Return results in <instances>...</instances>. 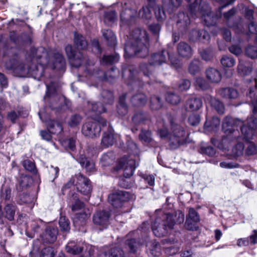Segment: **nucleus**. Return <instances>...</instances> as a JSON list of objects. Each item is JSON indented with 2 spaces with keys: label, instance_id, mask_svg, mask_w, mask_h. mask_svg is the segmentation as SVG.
<instances>
[{
  "label": "nucleus",
  "instance_id": "obj_41",
  "mask_svg": "<svg viewBox=\"0 0 257 257\" xmlns=\"http://www.w3.org/2000/svg\"><path fill=\"white\" fill-rule=\"evenodd\" d=\"M150 106L152 109L157 110L162 106V103L160 97L153 96L150 99Z\"/></svg>",
  "mask_w": 257,
  "mask_h": 257
},
{
  "label": "nucleus",
  "instance_id": "obj_36",
  "mask_svg": "<svg viewBox=\"0 0 257 257\" xmlns=\"http://www.w3.org/2000/svg\"><path fill=\"white\" fill-rule=\"evenodd\" d=\"M35 197L27 194H22L19 196V202L20 204H29L31 207L34 205Z\"/></svg>",
  "mask_w": 257,
  "mask_h": 257
},
{
  "label": "nucleus",
  "instance_id": "obj_46",
  "mask_svg": "<svg viewBox=\"0 0 257 257\" xmlns=\"http://www.w3.org/2000/svg\"><path fill=\"white\" fill-rule=\"evenodd\" d=\"M166 100L172 104H177L180 101V97L173 93H168L166 95Z\"/></svg>",
  "mask_w": 257,
  "mask_h": 257
},
{
  "label": "nucleus",
  "instance_id": "obj_52",
  "mask_svg": "<svg viewBox=\"0 0 257 257\" xmlns=\"http://www.w3.org/2000/svg\"><path fill=\"white\" fill-rule=\"evenodd\" d=\"M54 249L51 247H47L41 250L40 257H54Z\"/></svg>",
  "mask_w": 257,
  "mask_h": 257
},
{
  "label": "nucleus",
  "instance_id": "obj_60",
  "mask_svg": "<svg viewBox=\"0 0 257 257\" xmlns=\"http://www.w3.org/2000/svg\"><path fill=\"white\" fill-rule=\"evenodd\" d=\"M211 104L212 106L219 113H223L224 110V107L223 104L217 99L212 100Z\"/></svg>",
  "mask_w": 257,
  "mask_h": 257
},
{
  "label": "nucleus",
  "instance_id": "obj_13",
  "mask_svg": "<svg viewBox=\"0 0 257 257\" xmlns=\"http://www.w3.org/2000/svg\"><path fill=\"white\" fill-rule=\"evenodd\" d=\"M66 54L69 60L70 64L74 67H79L84 60L81 53L75 54L71 45H67L65 47Z\"/></svg>",
  "mask_w": 257,
  "mask_h": 257
},
{
  "label": "nucleus",
  "instance_id": "obj_31",
  "mask_svg": "<svg viewBox=\"0 0 257 257\" xmlns=\"http://www.w3.org/2000/svg\"><path fill=\"white\" fill-rule=\"evenodd\" d=\"M254 81L255 86L257 87V78L254 79ZM255 90L256 88L251 89L247 96L250 98L253 113L257 114V96H255Z\"/></svg>",
  "mask_w": 257,
  "mask_h": 257
},
{
  "label": "nucleus",
  "instance_id": "obj_30",
  "mask_svg": "<svg viewBox=\"0 0 257 257\" xmlns=\"http://www.w3.org/2000/svg\"><path fill=\"white\" fill-rule=\"evenodd\" d=\"M114 160L113 153L109 152L104 154L101 157L100 162L102 166L106 167L111 164Z\"/></svg>",
  "mask_w": 257,
  "mask_h": 257
},
{
  "label": "nucleus",
  "instance_id": "obj_55",
  "mask_svg": "<svg viewBox=\"0 0 257 257\" xmlns=\"http://www.w3.org/2000/svg\"><path fill=\"white\" fill-rule=\"evenodd\" d=\"M11 197V190L8 187L3 186L1 192V198L5 200H10Z\"/></svg>",
  "mask_w": 257,
  "mask_h": 257
},
{
  "label": "nucleus",
  "instance_id": "obj_1",
  "mask_svg": "<svg viewBox=\"0 0 257 257\" xmlns=\"http://www.w3.org/2000/svg\"><path fill=\"white\" fill-rule=\"evenodd\" d=\"M26 59L28 62H32V64L27 67L20 60L19 57L16 56L6 62V68L13 70L20 76L29 75L38 80H40L43 75L45 66L62 71H64L65 68V61L61 54L52 51H47L43 47L37 49L31 48Z\"/></svg>",
  "mask_w": 257,
  "mask_h": 257
},
{
  "label": "nucleus",
  "instance_id": "obj_43",
  "mask_svg": "<svg viewBox=\"0 0 257 257\" xmlns=\"http://www.w3.org/2000/svg\"><path fill=\"white\" fill-rule=\"evenodd\" d=\"M232 155L234 156H240L244 153V146L241 143L238 142L232 148Z\"/></svg>",
  "mask_w": 257,
  "mask_h": 257
},
{
  "label": "nucleus",
  "instance_id": "obj_33",
  "mask_svg": "<svg viewBox=\"0 0 257 257\" xmlns=\"http://www.w3.org/2000/svg\"><path fill=\"white\" fill-rule=\"evenodd\" d=\"M133 104L135 106H141L147 102V98L143 93H138L133 96L131 99Z\"/></svg>",
  "mask_w": 257,
  "mask_h": 257
},
{
  "label": "nucleus",
  "instance_id": "obj_5",
  "mask_svg": "<svg viewBox=\"0 0 257 257\" xmlns=\"http://www.w3.org/2000/svg\"><path fill=\"white\" fill-rule=\"evenodd\" d=\"M173 215L169 213H164L157 217L152 225V229L154 235L157 237H162L168 234L175 225Z\"/></svg>",
  "mask_w": 257,
  "mask_h": 257
},
{
  "label": "nucleus",
  "instance_id": "obj_15",
  "mask_svg": "<svg viewBox=\"0 0 257 257\" xmlns=\"http://www.w3.org/2000/svg\"><path fill=\"white\" fill-rule=\"evenodd\" d=\"M75 185L78 191L85 195H89L91 191L90 180L81 174L76 175V183Z\"/></svg>",
  "mask_w": 257,
  "mask_h": 257
},
{
  "label": "nucleus",
  "instance_id": "obj_2",
  "mask_svg": "<svg viewBox=\"0 0 257 257\" xmlns=\"http://www.w3.org/2000/svg\"><path fill=\"white\" fill-rule=\"evenodd\" d=\"M243 122L239 119L233 120L231 117H226L223 122L222 128L224 133L226 135L227 139L229 140L239 139L240 136H238V132L233 127L235 125H242ZM257 126V120L254 116H252L248 118L246 124H243L241 127V136L240 137L246 142L253 139L254 136L255 128Z\"/></svg>",
  "mask_w": 257,
  "mask_h": 257
},
{
  "label": "nucleus",
  "instance_id": "obj_3",
  "mask_svg": "<svg viewBox=\"0 0 257 257\" xmlns=\"http://www.w3.org/2000/svg\"><path fill=\"white\" fill-rule=\"evenodd\" d=\"M148 46L149 37L146 31L137 28L130 36V42L125 44L124 56L128 58L137 55L145 57L149 53Z\"/></svg>",
  "mask_w": 257,
  "mask_h": 257
},
{
  "label": "nucleus",
  "instance_id": "obj_16",
  "mask_svg": "<svg viewBox=\"0 0 257 257\" xmlns=\"http://www.w3.org/2000/svg\"><path fill=\"white\" fill-rule=\"evenodd\" d=\"M138 16L137 12L134 9H125L120 13V27L129 26L134 24Z\"/></svg>",
  "mask_w": 257,
  "mask_h": 257
},
{
  "label": "nucleus",
  "instance_id": "obj_32",
  "mask_svg": "<svg viewBox=\"0 0 257 257\" xmlns=\"http://www.w3.org/2000/svg\"><path fill=\"white\" fill-rule=\"evenodd\" d=\"M126 95L125 94L120 96L118 104L117 106V112L120 115H124L127 112V107L125 103Z\"/></svg>",
  "mask_w": 257,
  "mask_h": 257
},
{
  "label": "nucleus",
  "instance_id": "obj_59",
  "mask_svg": "<svg viewBox=\"0 0 257 257\" xmlns=\"http://www.w3.org/2000/svg\"><path fill=\"white\" fill-rule=\"evenodd\" d=\"M31 178L28 176H22L19 180V190L23 189L28 186ZM19 189L18 187L17 188Z\"/></svg>",
  "mask_w": 257,
  "mask_h": 257
},
{
  "label": "nucleus",
  "instance_id": "obj_39",
  "mask_svg": "<svg viewBox=\"0 0 257 257\" xmlns=\"http://www.w3.org/2000/svg\"><path fill=\"white\" fill-rule=\"evenodd\" d=\"M237 69L238 73L243 76L248 75L251 71V68L249 66H245L241 61H239Z\"/></svg>",
  "mask_w": 257,
  "mask_h": 257
},
{
  "label": "nucleus",
  "instance_id": "obj_57",
  "mask_svg": "<svg viewBox=\"0 0 257 257\" xmlns=\"http://www.w3.org/2000/svg\"><path fill=\"white\" fill-rule=\"evenodd\" d=\"M23 166L27 170L35 173L36 172V166L35 163L29 160H26L23 162Z\"/></svg>",
  "mask_w": 257,
  "mask_h": 257
},
{
  "label": "nucleus",
  "instance_id": "obj_35",
  "mask_svg": "<svg viewBox=\"0 0 257 257\" xmlns=\"http://www.w3.org/2000/svg\"><path fill=\"white\" fill-rule=\"evenodd\" d=\"M244 154L247 156H254L257 154V145L249 141L244 146Z\"/></svg>",
  "mask_w": 257,
  "mask_h": 257
},
{
  "label": "nucleus",
  "instance_id": "obj_4",
  "mask_svg": "<svg viewBox=\"0 0 257 257\" xmlns=\"http://www.w3.org/2000/svg\"><path fill=\"white\" fill-rule=\"evenodd\" d=\"M47 91L44 98L46 103L49 104L52 109H65L70 106V102L64 96L58 94V84L54 81L45 80Z\"/></svg>",
  "mask_w": 257,
  "mask_h": 257
},
{
  "label": "nucleus",
  "instance_id": "obj_53",
  "mask_svg": "<svg viewBox=\"0 0 257 257\" xmlns=\"http://www.w3.org/2000/svg\"><path fill=\"white\" fill-rule=\"evenodd\" d=\"M182 0H163L164 7L170 8L177 7L180 5Z\"/></svg>",
  "mask_w": 257,
  "mask_h": 257
},
{
  "label": "nucleus",
  "instance_id": "obj_20",
  "mask_svg": "<svg viewBox=\"0 0 257 257\" xmlns=\"http://www.w3.org/2000/svg\"><path fill=\"white\" fill-rule=\"evenodd\" d=\"M111 127L109 126L107 132H104L101 140V144L105 148L112 146L115 142V138Z\"/></svg>",
  "mask_w": 257,
  "mask_h": 257
},
{
  "label": "nucleus",
  "instance_id": "obj_22",
  "mask_svg": "<svg viewBox=\"0 0 257 257\" xmlns=\"http://www.w3.org/2000/svg\"><path fill=\"white\" fill-rule=\"evenodd\" d=\"M253 12L252 10L246 9L245 10V17L250 22L248 25V31L251 34H256L255 40L257 41V24H255L253 21Z\"/></svg>",
  "mask_w": 257,
  "mask_h": 257
},
{
  "label": "nucleus",
  "instance_id": "obj_58",
  "mask_svg": "<svg viewBox=\"0 0 257 257\" xmlns=\"http://www.w3.org/2000/svg\"><path fill=\"white\" fill-rule=\"evenodd\" d=\"M139 138L144 142L150 143L152 141L151 133L149 131H142Z\"/></svg>",
  "mask_w": 257,
  "mask_h": 257
},
{
  "label": "nucleus",
  "instance_id": "obj_17",
  "mask_svg": "<svg viewBox=\"0 0 257 257\" xmlns=\"http://www.w3.org/2000/svg\"><path fill=\"white\" fill-rule=\"evenodd\" d=\"M109 217L110 214L108 212L98 211L94 215L93 221L94 224L106 227L108 224Z\"/></svg>",
  "mask_w": 257,
  "mask_h": 257
},
{
  "label": "nucleus",
  "instance_id": "obj_26",
  "mask_svg": "<svg viewBox=\"0 0 257 257\" xmlns=\"http://www.w3.org/2000/svg\"><path fill=\"white\" fill-rule=\"evenodd\" d=\"M218 93L220 96L225 98L235 99L238 95L237 90L231 88H222L219 90Z\"/></svg>",
  "mask_w": 257,
  "mask_h": 257
},
{
  "label": "nucleus",
  "instance_id": "obj_63",
  "mask_svg": "<svg viewBox=\"0 0 257 257\" xmlns=\"http://www.w3.org/2000/svg\"><path fill=\"white\" fill-rule=\"evenodd\" d=\"M184 109L185 110V114L188 116H190L193 112V102L192 100L189 99L188 100L184 106Z\"/></svg>",
  "mask_w": 257,
  "mask_h": 257
},
{
  "label": "nucleus",
  "instance_id": "obj_61",
  "mask_svg": "<svg viewBox=\"0 0 257 257\" xmlns=\"http://www.w3.org/2000/svg\"><path fill=\"white\" fill-rule=\"evenodd\" d=\"M103 101L107 103H111L113 101V96L111 92L104 90L102 93Z\"/></svg>",
  "mask_w": 257,
  "mask_h": 257
},
{
  "label": "nucleus",
  "instance_id": "obj_24",
  "mask_svg": "<svg viewBox=\"0 0 257 257\" xmlns=\"http://www.w3.org/2000/svg\"><path fill=\"white\" fill-rule=\"evenodd\" d=\"M89 107L91 109V111L89 112L90 114L88 115L94 119H96L98 114L105 111V107L100 103H92L89 106Z\"/></svg>",
  "mask_w": 257,
  "mask_h": 257
},
{
  "label": "nucleus",
  "instance_id": "obj_50",
  "mask_svg": "<svg viewBox=\"0 0 257 257\" xmlns=\"http://www.w3.org/2000/svg\"><path fill=\"white\" fill-rule=\"evenodd\" d=\"M235 31L236 33L241 34L247 32L245 30L244 28L243 24L242 22L241 19H239V21L238 23L234 24L232 26H231Z\"/></svg>",
  "mask_w": 257,
  "mask_h": 257
},
{
  "label": "nucleus",
  "instance_id": "obj_21",
  "mask_svg": "<svg viewBox=\"0 0 257 257\" xmlns=\"http://www.w3.org/2000/svg\"><path fill=\"white\" fill-rule=\"evenodd\" d=\"M207 79L212 83H217L221 79V74L220 71L214 68H209L206 71Z\"/></svg>",
  "mask_w": 257,
  "mask_h": 257
},
{
  "label": "nucleus",
  "instance_id": "obj_14",
  "mask_svg": "<svg viewBox=\"0 0 257 257\" xmlns=\"http://www.w3.org/2000/svg\"><path fill=\"white\" fill-rule=\"evenodd\" d=\"M100 126L96 122L89 121L86 122L82 127V134L89 138H93L99 136Z\"/></svg>",
  "mask_w": 257,
  "mask_h": 257
},
{
  "label": "nucleus",
  "instance_id": "obj_64",
  "mask_svg": "<svg viewBox=\"0 0 257 257\" xmlns=\"http://www.w3.org/2000/svg\"><path fill=\"white\" fill-rule=\"evenodd\" d=\"M142 178L150 186H154L155 184V177L154 175L144 174L142 176Z\"/></svg>",
  "mask_w": 257,
  "mask_h": 257
},
{
  "label": "nucleus",
  "instance_id": "obj_11",
  "mask_svg": "<svg viewBox=\"0 0 257 257\" xmlns=\"http://www.w3.org/2000/svg\"><path fill=\"white\" fill-rule=\"evenodd\" d=\"M138 164L133 159H128L127 161L124 159H120L116 166L115 170L118 171L123 169V175L125 178H129L132 176Z\"/></svg>",
  "mask_w": 257,
  "mask_h": 257
},
{
  "label": "nucleus",
  "instance_id": "obj_44",
  "mask_svg": "<svg viewBox=\"0 0 257 257\" xmlns=\"http://www.w3.org/2000/svg\"><path fill=\"white\" fill-rule=\"evenodd\" d=\"M76 139L74 138H70L63 140L61 144L66 149H69L73 150L75 147Z\"/></svg>",
  "mask_w": 257,
  "mask_h": 257
},
{
  "label": "nucleus",
  "instance_id": "obj_45",
  "mask_svg": "<svg viewBox=\"0 0 257 257\" xmlns=\"http://www.w3.org/2000/svg\"><path fill=\"white\" fill-rule=\"evenodd\" d=\"M116 18V13L115 11H110L106 12L104 14V22L107 25H110L111 23L114 22Z\"/></svg>",
  "mask_w": 257,
  "mask_h": 257
},
{
  "label": "nucleus",
  "instance_id": "obj_25",
  "mask_svg": "<svg viewBox=\"0 0 257 257\" xmlns=\"http://www.w3.org/2000/svg\"><path fill=\"white\" fill-rule=\"evenodd\" d=\"M177 51L179 55L183 57H189L191 55V47L185 42L179 43Z\"/></svg>",
  "mask_w": 257,
  "mask_h": 257
},
{
  "label": "nucleus",
  "instance_id": "obj_34",
  "mask_svg": "<svg viewBox=\"0 0 257 257\" xmlns=\"http://www.w3.org/2000/svg\"><path fill=\"white\" fill-rule=\"evenodd\" d=\"M119 59V56L117 54L112 55H104L100 60V63L102 65L111 64L117 62Z\"/></svg>",
  "mask_w": 257,
  "mask_h": 257
},
{
  "label": "nucleus",
  "instance_id": "obj_54",
  "mask_svg": "<svg viewBox=\"0 0 257 257\" xmlns=\"http://www.w3.org/2000/svg\"><path fill=\"white\" fill-rule=\"evenodd\" d=\"M108 253L110 257H124L123 250L118 247L111 248Z\"/></svg>",
  "mask_w": 257,
  "mask_h": 257
},
{
  "label": "nucleus",
  "instance_id": "obj_28",
  "mask_svg": "<svg viewBox=\"0 0 257 257\" xmlns=\"http://www.w3.org/2000/svg\"><path fill=\"white\" fill-rule=\"evenodd\" d=\"M74 42L75 46L78 49H85L88 44L85 38L81 35L75 33L74 35Z\"/></svg>",
  "mask_w": 257,
  "mask_h": 257
},
{
  "label": "nucleus",
  "instance_id": "obj_7",
  "mask_svg": "<svg viewBox=\"0 0 257 257\" xmlns=\"http://www.w3.org/2000/svg\"><path fill=\"white\" fill-rule=\"evenodd\" d=\"M167 56L172 61L171 57L169 54L166 50H163L161 53L154 54L152 56L149 64H143L140 66V69L144 75L150 77L151 74V67L152 66H158L166 63Z\"/></svg>",
  "mask_w": 257,
  "mask_h": 257
},
{
  "label": "nucleus",
  "instance_id": "obj_18",
  "mask_svg": "<svg viewBox=\"0 0 257 257\" xmlns=\"http://www.w3.org/2000/svg\"><path fill=\"white\" fill-rule=\"evenodd\" d=\"M58 234V230L54 227H47L42 235V239L44 242L51 243L54 242Z\"/></svg>",
  "mask_w": 257,
  "mask_h": 257
},
{
  "label": "nucleus",
  "instance_id": "obj_6",
  "mask_svg": "<svg viewBox=\"0 0 257 257\" xmlns=\"http://www.w3.org/2000/svg\"><path fill=\"white\" fill-rule=\"evenodd\" d=\"M94 65L93 62L90 60H86L85 63V73L86 77L90 81H94L98 83L104 80L111 81L112 79L115 77V75L112 74L109 77L107 76V74L103 71L99 70H94L92 67Z\"/></svg>",
  "mask_w": 257,
  "mask_h": 257
},
{
  "label": "nucleus",
  "instance_id": "obj_23",
  "mask_svg": "<svg viewBox=\"0 0 257 257\" xmlns=\"http://www.w3.org/2000/svg\"><path fill=\"white\" fill-rule=\"evenodd\" d=\"M77 161L86 171L91 173L95 170L94 163L93 161L86 158L83 154H80Z\"/></svg>",
  "mask_w": 257,
  "mask_h": 257
},
{
  "label": "nucleus",
  "instance_id": "obj_56",
  "mask_svg": "<svg viewBox=\"0 0 257 257\" xmlns=\"http://www.w3.org/2000/svg\"><path fill=\"white\" fill-rule=\"evenodd\" d=\"M193 210L191 208L189 211L188 215L187 216L185 224V228L188 230H192L193 229Z\"/></svg>",
  "mask_w": 257,
  "mask_h": 257
},
{
  "label": "nucleus",
  "instance_id": "obj_8",
  "mask_svg": "<svg viewBox=\"0 0 257 257\" xmlns=\"http://www.w3.org/2000/svg\"><path fill=\"white\" fill-rule=\"evenodd\" d=\"M170 123L172 132L169 136V145L172 149H175L184 143L185 133L180 125L174 124L172 121Z\"/></svg>",
  "mask_w": 257,
  "mask_h": 257
},
{
  "label": "nucleus",
  "instance_id": "obj_9",
  "mask_svg": "<svg viewBox=\"0 0 257 257\" xmlns=\"http://www.w3.org/2000/svg\"><path fill=\"white\" fill-rule=\"evenodd\" d=\"M39 115L40 118L42 121L46 122V124L49 129V131L50 132V133H49L47 131H42L40 132V135L44 140L47 141H50L51 139V135L50 133L58 134L62 132V126L60 122L50 119L45 120L43 118L42 112L41 111L39 112Z\"/></svg>",
  "mask_w": 257,
  "mask_h": 257
},
{
  "label": "nucleus",
  "instance_id": "obj_27",
  "mask_svg": "<svg viewBox=\"0 0 257 257\" xmlns=\"http://www.w3.org/2000/svg\"><path fill=\"white\" fill-rule=\"evenodd\" d=\"M83 248L74 241H70L66 245V250L69 253L76 255L81 252Z\"/></svg>",
  "mask_w": 257,
  "mask_h": 257
},
{
  "label": "nucleus",
  "instance_id": "obj_47",
  "mask_svg": "<svg viewBox=\"0 0 257 257\" xmlns=\"http://www.w3.org/2000/svg\"><path fill=\"white\" fill-rule=\"evenodd\" d=\"M89 215L86 213H81L76 214V216L74 219V223L75 224H79V221H80V224L83 225L84 224L85 221L88 218Z\"/></svg>",
  "mask_w": 257,
  "mask_h": 257
},
{
  "label": "nucleus",
  "instance_id": "obj_42",
  "mask_svg": "<svg viewBox=\"0 0 257 257\" xmlns=\"http://www.w3.org/2000/svg\"><path fill=\"white\" fill-rule=\"evenodd\" d=\"M59 224L61 229L65 232H68L70 230V222L69 220L65 216H61Z\"/></svg>",
  "mask_w": 257,
  "mask_h": 257
},
{
  "label": "nucleus",
  "instance_id": "obj_62",
  "mask_svg": "<svg viewBox=\"0 0 257 257\" xmlns=\"http://www.w3.org/2000/svg\"><path fill=\"white\" fill-rule=\"evenodd\" d=\"M149 28L154 35L158 36L161 29V26L159 24H152L149 26Z\"/></svg>",
  "mask_w": 257,
  "mask_h": 257
},
{
  "label": "nucleus",
  "instance_id": "obj_51",
  "mask_svg": "<svg viewBox=\"0 0 257 257\" xmlns=\"http://www.w3.org/2000/svg\"><path fill=\"white\" fill-rule=\"evenodd\" d=\"M245 52L246 55L251 58H257V47L256 46H248L245 50Z\"/></svg>",
  "mask_w": 257,
  "mask_h": 257
},
{
  "label": "nucleus",
  "instance_id": "obj_19",
  "mask_svg": "<svg viewBox=\"0 0 257 257\" xmlns=\"http://www.w3.org/2000/svg\"><path fill=\"white\" fill-rule=\"evenodd\" d=\"M221 63L224 68L226 77H229L232 76L233 71L231 68L235 63V60L231 57L224 56L221 59Z\"/></svg>",
  "mask_w": 257,
  "mask_h": 257
},
{
  "label": "nucleus",
  "instance_id": "obj_10",
  "mask_svg": "<svg viewBox=\"0 0 257 257\" xmlns=\"http://www.w3.org/2000/svg\"><path fill=\"white\" fill-rule=\"evenodd\" d=\"M144 243V241L140 238H128L125 241L124 248L128 254L132 255L133 257H137Z\"/></svg>",
  "mask_w": 257,
  "mask_h": 257
},
{
  "label": "nucleus",
  "instance_id": "obj_48",
  "mask_svg": "<svg viewBox=\"0 0 257 257\" xmlns=\"http://www.w3.org/2000/svg\"><path fill=\"white\" fill-rule=\"evenodd\" d=\"M151 253L154 256H160L161 252V248L159 244L156 242H153L151 247H149Z\"/></svg>",
  "mask_w": 257,
  "mask_h": 257
},
{
  "label": "nucleus",
  "instance_id": "obj_40",
  "mask_svg": "<svg viewBox=\"0 0 257 257\" xmlns=\"http://www.w3.org/2000/svg\"><path fill=\"white\" fill-rule=\"evenodd\" d=\"M6 217L9 220H12L14 218L15 214V206L10 204H8L5 208Z\"/></svg>",
  "mask_w": 257,
  "mask_h": 257
},
{
  "label": "nucleus",
  "instance_id": "obj_12",
  "mask_svg": "<svg viewBox=\"0 0 257 257\" xmlns=\"http://www.w3.org/2000/svg\"><path fill=\"white\" fill-rule=\"evenodd\" d=\"M131 199V194L126 191H118L110 194L108 197V201L114 207H120L122 205L123 202Z\"/></svg>",
  "mask_w": 257,
  "mask_h": 257
},
{
  "label": "nucleus",
  "instance_id": "obj_49",
  "mask_svg": "<svg viewBox=\"0 0 257 257\" xmlns=\"http://www.w3.org/2000/svg\"><path fill=\"white\" fill-rule=\"evenodd\" d=\"M154 12L156 18L158 21H162L166 18V14L163 8L157 6L155 8Z\"/></svg>",
  "mask_w": 257,
  "mask_h": 257
},
{
  "label": "nucleus",
  "instance_id": "obj_37",
  "mask_svg": "<svg viewBox=\"0 0 257 257\" xmlns=\"http://www.w3.org/2000/svg\"><path fill=\"white\" fill-rule=\"evenodd\" d=\"M150 7L149 6L143 7L139 12V17L144 20H150L152 17Z\"/></svg>",
  "mask_w": 257,
  "mask_h": 257
},
{
  "label": "nucleus",
  "instance_id": "obj_29",
  "mask_svg": "<svg viewBox=\"0 0 257 257\" xmlns=\"http://www.w3.org/2000/svg\"><path fill=\"white\" fill-rule=\"evenodd\" d=\"M102 33L103 37L110 46H114L116 44V38L113 32L109 30H103Z\"/></svg>",
  "mask_w": 257,
  "mask_h": 257
},
{
  "label": "nucleus",
  "instance_id": "obj_38",
  "mask_svg": "<svg viewBox=\"0 0 257 257\" xmlns=\"http://www.w3.org/2000/svg\"><path fill=\"white\" fill-rule=\"evenodd\" d=\"M148 119L147 114L143 112L137 113L133 117V121L136 124H141Z\"/></svg>",
  "mask_w": 257,
  "mask_h": 257
}]
</instances>
